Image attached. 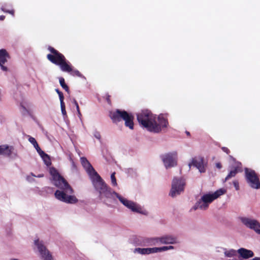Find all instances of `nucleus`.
<instances>
[{
    "mask_svg": "<svg viewBox=\"0 0 260 260\" xmlns=\"http://www.w3.org/2000/svg\"><path fill=\"white\" fill-rule=\"evenodd\" d=\"M50 173L54 181V184L61 189V190H57L55 191L54 193L55 198L67 203H76L78 200L75 196L72 195L74 190L65 179L54 168H50Z\"/></svg>",
    "mask_w": 260,
    "mask_h": 260,
    "instance_id": "f257e3e1",
    "label": "nucleus"
},
{
    "mask_svg": "<svg viewBox=\"0 0 260 260\" xmlns=\"http://www.w3.org/2000/svg\"><path fill=\"white\" fill-rule=\"evenodd\" d=\"M48 50L51 53L47 54V58L52 63L59 66L62 72L70 73L73 76H83L79 71L73 69L71 63L67 60L63 54L51 46H49Z\"/></svg>",
    "mask_w": 260,
    "mask_h": 260,
    "instance_id": "f03ea898",
    "label": "nucleus"
},
{
    "mask_svg": "<svg viewBox=\"0 0 260 260\" xmlns=\"http://www.w3.org/2000/svg\"><path fill=\"white\" fill-rule=\"evenodd\" d=\"M109 116L113 122L116 123L121 120L125 122V125L131 129H134V116L127 113L125 110L117 109L115 111H111L109 113Z\"/></svg>",
    "mask_w": 260,
    "mask_h": 260,
    "instance_id": "7ed1b4c3",
    "label": "nucleus"
},
{
    "mask_svg": "<svg viewBox=\"0 0 260 260\" xmlns=\"http://www.w3.org/2000/svg\"><path fill=\"white\" fill-rule=\"evenodd\" d=\"M154 117L151 112L148 110H142L137 114V119L140 125L149 132L158 130L157 127L155 128L153 126Z\"/></svg>",
    "mask_w": 260,
    "mask_h": 260,
    "instance_id": "20e7f679",
    "label": "nucleus"
},
{
    "mask_svg": "<svg viewBox=\"0 0 260 260\" xmlns=\"http://www.w3.org/2000/svg\"><path fill=\"white\" fill-rule=\"evenodd\" d=\"M224 193V190L220 189L212 194H205L202 197L201 200L196 203L193 208L195 210L198 209L206 210L208 208L209 204Z\"/></svg>",
    "mask_w": 260,
    "mask_h": 260,
    "instance_id": "39448f33",
    "label": "nucleus"
},
{
    "mask_svg": "<svg viewBox=\"0 0 260 260\" xmlns=\"http://www.w3.org/2000/svg\"><path fill=\"white\" fill-rule=\"evenodd\" d=\"M92 175L93 176L92 177V184L95 189L99 192L100 196L110 198L112 195L111 188L107 186L96 172L92 174Z\"/></svg>",
    "mask_w": 260,
    "mask_h": 260,
    "instance_id": "423d86ee",
    "label": "nucleus"
},
{
    "mask_svg": "<svg viewBox=\"0 0 260 260\" xmlns=\"http://www.w3.org/2000/svg\"><path fill=\"white\" fill-rule=\"evenodd\" d=\"M245 178L249 186L254 189L260 188V181L255 172L251 169H245Z\"/></svg>",
    "mask_w": 260,
    "mask_h": 260,
    "instance_id": "0eeeda50",
    "label": "nucleus"
},
{
    "mask_svg": "<svg viewBox=\"0 0 260 260\" xmlns=\"http://www.w3.org/2000/svg\"><path fill=\"white\" fill-rule=\"evenodd\" d=\"M177 242V238L171 235H165L161 237L148 239V245H154L158 243L162 244H173Z\"/></svg>",
    "mask_w": 260,
    "mask_h": 260,
    "instance_id": "6e6552de",
    "label": "nucleus"
},
{
    "mask_svg": "<svg viewBox=\"0 0 260 260\" xmlns=\"http://www.w3.org/2000/svg\"><path fill=\"white\" fill-rule=\"evenodd\" d=\"M166 169L172 168L177 165V152L173 151L169 152L160 156Z\"/></svg>",
    "mask_w": 260,
    "mask_h": 260,
    "instance_id": "1a4fd4ad",
    "label": "nucleus"
},
{
    "mask_svg": "<svg viewBox=\"0 0 260 260\" xmlns=\"http://www.w3.org/2000/svg\"><path fill=\"white\" fill-rule=\"evenodd\" d=\"M184 185L185 182L184 180L174 178L172 181L170 195L172 197H175L176 195L180 194L184 190Z\"/></svg>",
    "mask_w": 260,
    "mask_h": 260,
    "instance_id": "9d476101",
    "label": "nucleus"
},
{
    "mask_svg": "<svg viewBox=\"0 0 260 260\" xmlns=\"http://www.w3.org/2000/svg\"><path fill=\"white\" fill-rule=\"evenodd\" d=\"M158 122L155 120V117L154 119V122L153 123V126L155 128V127H157L158 130L155 131H151L155 133H158L160 132L164 128H166L169 125V122L167 118H166L163 114H160L157 117Z\"/></svg>",
    "mask_w": 260,
    "mask_h": 260,
    "instance_id": "9b49d317",
    "label": "nucleus"
},
{
    "mask_svg": "<svg viewBox=\"0 0 260 260\" xmlns=\"http://www.w3.org/2000/svg\"><path fill=\"white\" fill-rule=\"evenodd\" d=\"M114 193L120 201V202L122 203L125 206L131 209L133 211L138 213H141V208L138 206L136 204L132 201L124 199L116 192H114Z\"/></svg>",
    "mask_w": 260,
    "mask_h": 260,
    "instance_id": "f8f14e48",
    "label": "nucleus"
},
{
    "mask_svg": "<svg viewBox=\"0 0 260 260\" xmlns=\"http://www.w3.org/2000/svg\"><path fill=\"white\" fill-rule=\"evenodd\" d=\"M35 244L37 246L38 250L43 260H53L52 255L46 247L39 240L35 241Z\"/></svg>",
    "mask_w": 260,
    "mask_h": 260,
    "instance_id": "ddd939ff",
    "label": "nucleus"
},
{
    "mask_svg": "<svg viewBox=\"0 0 260 260\" xmlns=\"http://www.w3.org/2000/svg\"><path fill=\"white\" fill-rule=\"evenodd\" d=\"M241 220L247 227L260 234V223L256 220L248 218H242Z\"/></svg>",
    "mask_w": 260,
    "mask_h": 260,
    "instance_id": "4468645a",
    "label": "nucleus"
},
{
    "mask_svg": "<svg viewBox=\"0 0 260 260\" xmlns=\"http://www.w3.org/2000/svg\"><path fill=\"white\" fill-rule=\"evenodd\" d=\"M0 155L6 157H11L13 156L16 157L17 153L15 152V148L13 146L8 145H0Z\"/></svg>",
    "mask_w": 260,
    "mask_h": 260,
    "instance_id": "2eb2a0df",
    "label": "nucleus"
},
{
    "mask_svg": "<svg viewBox=\"0 0 260 260\" xmlns=\"http://www.w3.org/2000/svg\"><path fill=\"white\" fill-rule=\"evenodd\" d=\"M193 166L196 167L201 173L205 172L206 169L205 168L204 159L203 157H194L192 159V161L189 164V166L190 167Z\"/></svg>",
    "mask_w": 260,
    "mask_h": 260,
    "instance_id": "dca6fc26",
    "label": "nucleus"
},
{
    "mask_svg": "<svg viewBox=\"0 0 260 260\" xmlns=\"http://www.w3.org/2000/svg\"><path fill=\"white\" fill-rule=\"evenodd\" d=\"M10 58V55L6 49L0 50V67L1 69L5 72L8 71V68L4 64L7 62L8 59Z\"/></svg>",
    "mask_w": 260,
    "mask_h": 260,
    "instance_id": "f3484780",
    "label": "nucleus"
},
{
    "mask_svg": "<svg viewBox=\"0 0 260 260\" xmlns=\"http://www.w3.org/2000/svg\"><path fill=\"white\" fill-rule=\"evenodd\" d=\"M81 161L82 166L85 168L90 175H92V174L94 173L96 171L89 163L88 160L85 157H81Z\"/></svg>",
    "mask_w": 260,
    "mask_h": 260,
    "instance_id": "a211bd4d",
    "label": "nucleus"
},
{
    "mask_svg": "<svg viewBox=\"0 0 260 260\" xmlns=\"http://www.w3.org/2000/svg\"><path fill=\"white\" fill-rule=\"evenodd\" d=\"M238 252L239 253L241 257L245 259L252 257L254 255V253L252 251L245 249L244 248H240L238 250Z\"/></svg>",
    "mask_w": 260,
    "mask_h": 260,
    "instance_id": "6ab92c4d",
    "label": "nucleus"
},
{
    "mask_svg": "<svg viewBox=\"0 0 260 260\" xmlns=\"http://www.w3.org/2000/svg\"><path fill=\"white\" fill-rule=\"evenodd\" d=\"M28 141L31 144H32L34 145V146L36 148L37 151L38 152V153L40 154V155L41 156H43L42 155L46 157L48 156V154H46V153H45V152H44L43 150H41V149L39 147L37 141L36 140V139L34 138L30 137L28 139Z\"/></svg>",
    "mask_w": 260,
    "mask_h": 260,
    "instance_id": "aec40b11",
    "label": "nucleus"
},
{
    "mask_svg": "<svg viewBox=\"0 0 260 260\" xmlns=\"http://www.w3.org/2000/svg\"><path fill=\"white\" fill-rule=\"evenodd\" d=\"M241 167L237 166L236 167L234 168V169L230 171L228 176L225 177L224 181H226L232 177H234L237 174L238 171L240 170Z\"/></svg>",
    "mask_w": 260,
    "mask_h": 260,
    "instance_id": "412c9836",
    "label": "nucleus"
},
{
    "mask_svg": "<svg viewBox=\"0 0 260 260\" xmlns=\"http://www.w3.org/2000/svg\"><path fill=\"white\" fill-rule=\"evenodd\" d=\"M59 81L60 86L63 88L67 92H69V88L68 86L66 84L64 79L63 77H60L59 78Z\"/></svg>",
    "mask_w": 260,
    "mask_h": 260,
    "instance_id": "4be33fe9",
    "label": "nucleus"
},
{
    "mask_svg": "<svg viewBox=\"0 0 260 260\" xmlns=\"http://www.w3.org/2000/svg\"><path fill=\"white\" fill-rule=\"evenodd\" d=\"M135 251H137L141 254H148L149 253V248H137L135 249Z\"/></svg>",
    "mask_w": 260,
    "mask_h": 260,
    "instance_id": "5701e85b",
    "label": "nucleus"
},
{
    "mask_svg": "<svg viewBox=\"0 0 260 260\" xmlns=\"http://www.w3.org/2000/svg\"><path fill=\"white\" fill-rule=\"evenodd\" d=\"M237 252L234 249L226 250L224 252V254L226 257H232L237 255Z\"/></svg>",
    "mask_w": 260,
    "mask_h": 260,
    "instance_id": "b1692460",
    "label": "nucleus"
},
{
    "mask_svg": "<svg viewBox=\"0 0 260 260\" xmlns=\"http://www.w3.org/2000/svg\"><path fill=\"white\" fill-rule=\"evenodd\" d=\"M43 156H41V157L43 159L45 164L47 166H49L50 165H51V161H50V157H49V156L48 155V156L47 157H46L44 155H42Z\"/></svg>",
    "mask_w": 260,
    "mask_h": 260,
    "instance_id": "393cba45",
    "label": "nucleus"
},
{
    "mask_svg": "<svg viewBox=\"0 0 260 260\" xmlns=\"http://www.w3.org/2000/svg\"><path fill=\"white\" fill-rule=\"evenodd\" d=\"M60 107L61 113L63 116L67 115V112L66 111V106L63 101L60 102Z\"/></svg>",
    "mask_w": 260,
    "mask_h": 260,
    "instance_id": "a878e982",
    "label": "nucleus"
},
{
    "mask_svg": "<svg viewBox=\"0 0 260 260\" xmlns=\"http://www.w3.org/2000/svg\"><path fill=\"white\" fill-rule=\"evenodd\" d=\"M115 173H113L111 175V182L114 186L117 185L116 179L115 176Z\"/></svg>",
    "mask_w": 260,
    "mask_h": 260,
    "instance_id": "bb28decb",
    "label": "nucleus"
},
{
    "mask_svg": "<svg viewBox=\"0 0 260 260\" xmlns=\"http://www.w3.org/2000/svg\"><path fill=\"white\" fill-rule=\"evenodd\" d=\"M55 90H56V92L58 94V96H59V100H60V102L63 101L64 96H63V94L62 92L61 91H60L58 89H56Z\"/></svg>",
    "mask_w": 260,
    "mask_h": 260,
    "instance_id": "cd10ccee",
    "label": "nucleus"
},
{
    "mask_svg": "<svg viewBox=\"0 0 260 260\" xmlns=\"http://www.w3.org/2000/svg\"><path fill=\"white\" fill-rule=\"evenodd\" d=\"M149 248V253H157L159 252V247H153V248Z\"/></svg>",
    "mask_w": 260,
    "mask_h": 260,
    "instance_id": "c85d7f7f",
    "label": "nucleus"
},
{
    "mask_svg": "<svg viewBox=\"0 0 260 260\" xmlns=\"http://www.w3.org/2000/svg\"><path fill=\"white\" fill-rule=\"evenodd\" d=\"M2 10L4 12H6V13H8L9 14H11V15H12L13 16L14 15V10L13 9H12V10H6L5 8L2 7Z\"/></svg>",
    "mask_w": 260,
    "mask_h": 260,
    "instance_id": "c756f323",
    "label": "nucleus"
},
{
    "mask_svg": "<svg viewBox=\"0 0 260 260\" xmlns=\"http://www.w3.org/2000/svg\"><path fill=\"white\" fill-rule=\"evenodd\" d=\"M94 136L98 140L101 139V134L99 132H95L94 133Z\"/></svg>",
    "mask_w": 260,
    "mask_h": 260,
    "instance_id": "7c9ffc66",
    "label": "nucleus"
},
{
    "mask_svg": "<svg viewBox=\"0 0 260 260\" xmlns=\"http://www.w3.org/2000/svg\"><path fill=\"white\" fill-rule=\"evenodd\" d=\"M221 149L223 151H224V152H225L226 154H229L230 152V150L227 148V147H222L221 148Z\"/></svg>",
    "mask_w": 260,
    "mask_h": 260,
    "instance_id": "2f4dec72",
    "label": "nucleus"
},
{
    "mask_svg": "<svg viewBox=\"0 0 260 260\" xmlns=\"http://www.w3.org/2000/svg\"><path fill=\"white\" fill-rule=\"evenodd\" d=\"M166 250H168L167 246H163V247H159V252L164 251H166Z\"/></svg>",
    "mask_w": 260,
    "mask_h": 260,
    "instance_id": "473e14b6",
    "label": "nucleus"
},
{
    "mask_svg": "<svg viewBox=\"0 0 260 260\" xmlns=\"http://www.w3.org/2000/svg\"><path fill=\"white\" fill-rule=\"evenodd\" d=\"M76 109H77V113H78V117L81 118V116H82V114H81V113L80 111V109H79V107H76Z\"/></svg>",
    "mask_w": 260,
    "mask_h": 260,
    "instance_id": "72a5a7b5",
    "label": "nucleus"
},
{
    "mask_svg": "<svg viewBox=\"0 0 260 260\" xmlns=\"http://www.w3.org/2000/svg\"><path fill=\"white\" fill-rule=\"evenodd\" d=\"M234 185L237 190L239 189V183L237 181H234L233 182Z\"/></svg>",
    "mask_w": 260,
    "mask_h": 260,
    "instance_id": "f704fd0d",
    "label": "nucleus"
},
{
    "mask_svg": "<svg viewBox=\"0 0 260 260\" xmlns=\"http://www.w3.org/2000/svg\"><path fill=\"white\" fill-rule=\"evenodd\" d=\"M31 175L32 176H34V177H38V178H42V177H44V174H39L38 176H36L32 173H31Z\"/></svg>",
    "mask_w": 260,
    "mask_h": 260,
    "instance_id": "c9c22d12",
    "label": "nucleus"
},
{
    "mask_svg": "<svg viewBox=\"0 0 260 260\" xmlns=\"http://www.w3.org/2000/svg\"><path fill=\"white\" fill-rule=\"evenodd\" d=\"M73 104L75 105V106H76V107H78V106H79L78 104V103H77V101H76L75 99H73Z\"/></svg>",
    "mask_w": 260,
    "mask_h": 260,
    "instance_id": "e433bc0d",
    "label": "nucleus"
},
{
    "mask_svg": "<svg viewBox=\"0 0 260 260\" xmlns=\"http://www.w3.org/2000/svg\"><path fill=\"white\" fill-rule=\"evenodd\" d=\"M216 167L218 169H221L222 167V165L220 162H218L216 164Z\"/></svg>",
    "mask_w": 260,
    "mask_h": 260,
    "instance_id": "4c0bfd02",
    "label": "nucleus"
},
{
    "mask_svg": "<svg viewBox=\"0 0 260 260\" xmlns=\"http://www.w3.org/2000/svg\"><path fill=\"white\" fill-rule=\"evenodd\" d=\"M5 19V16L4 15H1L0 16V20L3 21Z\"/></svg>",
    "mask_w": 260,
    "mask_h": 260,
    "instance_id": "58836bf2",
    "label": "nucleus"
},
{
    "mask_svg": "<svg viewBox=\"0 0 260 260\" xmlns=\"http://www.w3.org/2000/svg\"><path fill=\"white\" fill-rule=\"evenodd\" d=\"M167 248H168V250H169V249H173L174 247L173 246H167Z\"/></svg>",
    "mask_w": 260,
    "mask_h": 260,
    "instance_id": "ea45409f",
    "label": "nucleus"
},
{
    "mask_svg": "<svg viewBox=\"0 0 260 260\" xmlns=\"http://www.w3.org/2000/svg\"><path fill=\"white\" fill-rule=\"evenodd\" d=\"M252 260H260V257H255L253 258Z\"/></svg>",
    "mask_w": 260,
    "mask_h": 260,
    "instance_id": "a19ab883",
    "label": "nucleus"
},
{
    "mask_svg": "<svg viewBox=\"0 0 260 260\" xmlns=\"http://www.w3.org/2000/svg\"><path fill=\"white\" fill-rule=\"evenodd\" d=\"M70 160H71V161H72V165H73V166H75V163H74V162L73 161V159H72L71 158H70Z\"/></svg>",
    "mask_w": 260,
    "mask_h": 260,
    "instance_id": "79ce46f5",
    "label": "nucleus"
},
{
    "mask_svg": "<svg viewBox=\"0 0 260 260\" xmlns=\"http://www.w3.org/2000/svg\"><path fill=\"white\" fill-rule=\"evenodd\" d=\"M107 100L109 103H110L111 101L110 100L109 96L107 98Z\"/></svg>",
    "mask_w": 260,
    "mask_h": 260,
    "instance_id": "37998d69",
    "label": "nucleus"
},
{
    "mask_svg": "<svg viewBox=\"0 0 260 260\" xmlns=\"http://www.w3.org/2000/svg\"><path fill=\"white\" fill-rule=\"evenodd\" d=\"M186 134H187V135H188V136H189V135H190V133H189V132H187V131H186Z\"/></svg>",
    "mask_w": 260,
    "mask_h": 260,
    "instance_id": "c03bdc74",
    "label": "nucleus"
}]
</instances>
